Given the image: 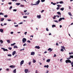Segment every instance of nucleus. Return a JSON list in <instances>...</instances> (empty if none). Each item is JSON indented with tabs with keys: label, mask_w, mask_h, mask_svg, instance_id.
<instances>
[{
	"label": "nucleus",
	"mask_w": 73,
	"mask_h": 73,
	"mask_svg": "<svg viewBox=\"0 0 73 73\" xmlns=\"http://www.w3.org/2000/svg\"><path fill=\"white\" fill-rule=\"evenodd\" d=\"M12 1H17V0H12Z\"/></svg>",
	"instance_id": "nucleus-54"
},
{
	"label": "nucleus",
	"mask_w": 73,
	"mask_h": 73,
	"mask_svg": "<svg viewBox=\"0 0 73 73\" xmlns=\"http://www.w3.org/2000/svg\"><path fill=\"white\" fill-rule=\"evenodd\" d=\"M1 49H3V50L4 51H8V50H7V49H5L4 48H1Z\"/></svg>",
	"instance_id": "nucleus-4"
},
{
	"label": "nucleus",
	"mask_w": 73,
	"mask_h": 73,
	"mask_svg": "<svg viewBox=\"0 0 73 73\" xmlns=\"http://www.w3.org/2000/svg\"><path fill=\"white\" fill-rule=\"evenodd\" d=\"M52 49H51V48H49L48 49V51H50V52H52Z\"/></svg>",
	"instance_id": "nucleus-7"
},
{
	"label": "nucleus",
	"mask_w": 73,
	"mask_h": 73,
	"mask_svg": "<svg viewBox=\"0 0 73 73\" xmlns=\"http://www.w3.org/2000/svg\"><path fill=\"white\" fill-rule=\"evenodd\" d=\"M23 18H27V16H23Z\"/></svg>",
	"instance_id": "nucleus-52"
},
{
	"label": "nucleus",
	"mask_w": 73,
	"mask_h": 73,
	"mask_svg": "<svg viewBox=\"0 0 73 73\" xmlns=\"http://www.w3.org/2000/svg\"><path fill=\"white\" fill-rule=\"evenodd\" d=\"M15 44H16V43H14L13 44H11V46H14V45H15Z\"/></svg>",
	"instance_id": "nucleus-21"
},
{
	"label": "nucleus",
	"mask_w": 73,
	"mask_h": 73,
	"mask_svg": "<svg viewBox=\"0 0 73 73\" xmlns=\"http://www.w3.org/2000/svg\"><path fill=\"white\" fill-rule=\"evenodd\" d=\"M24 61L23 60L21 61V63H20L21 65H22V64H24Z\"/></svg>",
	"instance_id": "nucleus-6"
},
{
	"label": "nucleus",
	"mask_w": 73,
	"mask_h": 73,
	"mask_svg": "<svg viewBox=\"0 0 73 73\" xmlns=\"http://www.w3.org/2000/svg\"><path fill=\"white\" fill-rule=\"evenodd\" d=\"M50 61V59H47L46 60V62H49Z\"/></svg>",
	"instance_id": "nucleus-17"
},
{
	"label": "nucleus",
	"mask_w": 73,
	"mask_h": 73,
	"mask_svg": "<svg viewBox=\"0 0 73 73\" xmlns=\"http://www.w3.org/2000/svg\"><path fill=\"white\" fill-rule=\"evenodd\" d=\"M68 7H69V9H71L72 8H71V7L70 6H69Z\"/></svg>",
	"instance_id": "nucleus-62"
},
{
	"label": "nucleus",
	"mask_w": 73,
	"mask_h": 73,
	"mask_svg": "<svg viewBox=\"0 0 73 73\" xmlns=\"http://www.w3.org/2000/svg\"><path fill=\"white\" fill-rule=\"evenodd\" d=\"M66 63H71L72 62H71V61L70 60L68 59L66 60Z\"/></svg>",
	"instance_id": "nucleus-2"
},
{
	"label": "nucleus",
	"mask_w": 73,
	"mask_h": 73,
	"mask_svg": "<svg viewBox=\"0 0 73 73\" xmlns=\"http://www.w3.org/2000/svg\"><path fill=\"white\" fill-rule=\"evenodd\" d=\"M43 12H44V10H42V11H41V13H43Z\"/></svg>",
	"instance_id": "nucleus-63"
},
{
	"label": "nucleus",
	"mask_w": 73,
	"mask_h": 73,
	"mask_svg": "<svg viewBox=\"0 0 73 73\" xmlns=\"http://www.w3.org/2000/svg\"><path fill=\"white\" fill-rule=\"evenodd\" d=\"M6 70H7V71H9V68H7L6 69Z\"/></svg>",
	"instance_id": "nucleus-50"
},
{
	"label": "nucleus",
	"mask_w": 73,
	"mask_h": 73,
	"mask_svg": "<svg viewBox=\"0 0 73 73\" xmlns=\"http://www.w3.org/2000/svg\"><path fill=\"white\" fill-rule=\"evenodd\" d=\"M52 28H53V27H56V25H52Z\"/></svg>",
	"instance_id": "nucleus-31"
},
{
	"label": "nucleus",
	"mask_w": 73,
	"mask_h": 73,
	"mask_svg": "<svg viewBox=\"0 0 73 73\" xmlns=\"http://www.w3.org/2000/svg\"><path fill=\"white\" fill-rule=\"evenodd\" d=\"M70 57H71V58H73V55H70Z\"/></svg>",
	"instance_id": "nucleus-35"
},
{
	"label": "nucleus",
	"mask_w": 73,
	"mask_h": 73,
	"mask_svg": "<svg viewBox=\"0 0 73 73\" xmlns=\"http://www.w3.org/2000/svg\"><path fill=\"white\" fill-rule=\"evenodd\" d=\"M60 51L61 52H64V50L62 49V48L61 50H60Z\"/></svg>",
	"instance_id": "nucleus-37"
},
{
	"label": "nucleus",
	"mask_w": 73,
	"mask_h": 73,
	"mask_svg": "<svg viewBox=\"0 0 73 73\" xmlns=\"http://www.w3.org/2000/svg\"><path fill=\"white\" fill-rule=\"evenodd\" d=\"M60 9V10H61V11H64V7L61 8Z\"/></svg>",
	"instance_id": "nucleus-24"
},
{
	"label": "nucleus",
	"mask_w": 73,
	"mask_h": 73,
	"mask_svg": "<svg viewBox=\"0 0 73 73\" xmlns=\"http://www.w3.org/2000/svg\"><path fill=\"white\" fill-rule=\"evenodd\" d=\"M15 4L17 5H20L21 4L20 3H17Z\"/></svg>",
	"instance_id": "nucleus-20"
},
{
	"label": "nucleus",
	"mask_w": 73,
	"mask_h": 73,
	"mask_svg": "<svg viewBox=\"0 0 73 73\" xmlns=\"http://www.w3.org/2000/svg\"><path fill=\"white\" fill-rule=\"evenodd\" d=\"M45 1V0H41V1L42 3L43 2H44V1Z\"/></svg>",
	"instance_id": "nucleus-39"
},
{
	"label": "nucleus",
	"mask_w": 73,
	"mask_h": 73,
	"mask_svg": "<svg viewBox=\"0 0 73 73\" xmlns=\"http://www.w3.org/2000/svg\"><path fill=\"white\" fill-rule=\"evenodd\" d=\"M46 31H49V29H48V28H46Z\"/></svg>",
	"instance_id": "nucleus-43"
},
{
	"label": "nucleus",
	"mask_w": 73,
	"mask_h": 73,
	"mask_svg": "<svg viewBox=\"0 0 73 73\" xmlns=\"http://www.w3.org/2000/svg\"><path fill=\"white\" fill-rule=\"evenodd\" d=\"M56 45H57V46H58V43H56Z\"/></svg>",
	"instance_id": "nucleus-59"
},
{
	"label": "nucleus",
	"mask_w": 73,
	"mask_h": 73,
	"mask_svg": "<svg viewBox=\"0 0 73 73\" xmlns=\"http://www.w3.org/2000/svg\"><path fill=\"white\" fill-rule=\"evenodd\" d=\"M16 69H15L13 71V73H16Z\"/></svg>",
	"instance_id": "nucleus-15"
},
{
	"label": "nucleus",
	"mask_w": 73,
	"mask_h": 73,
	"mask_svg": "<svg viewBox=\"0 0 73 73\" xmlns=\"http://www.w3.org/2000/svg\"><path fill=\"white\" fill-rule=\"evenodd\" d=\"M57 6L58 7H61V6L60 5H57Z\"/></svg>",
	"instance_id": "nucleus-44"
},
{
	"label": "nucleus",
	"mask_w": 73,
	"mask_h": 73,
	"mask_svg": "<svg viewBox=\"0 0 73 73\" xmlns=\"http://www.w3.org/2000/svg\"><path fill=\"white\" fill-rule=\"evenodd\" d=\"M25 72L26 73V72H28V70L27 69H25Z\"/></svg>",
	"instance_id": "nucleus-18"
},
{
	"label": "nucleus",
	"mask_w": 73,
	"mask_h": 73,
	"mask_svg": "<svg viewBox=\"0 0 73 73\" xmlns=\"http://www.w3.org/2000/svg\"><path fill=\"white\" fill-rule=\"evenodd\" d=\"M73 54V52H69V54Z\"/></svg>",
	"instance_id": "nucleus-38"
},
{
	"label": "nucleus",
	"mask_w": 73,
	"mask_h": 73,
	"mask_svg": "<svg viewBox=\"0 0 73 73\" xmlns=\"http://www.w3.org/2000/svg\"><path fill=\"white\" fill-rule=\"evenodd\" d=\"M35 52H32L31 53V55H35Z\"/></svg>",
	"instance_id": "nucleus-11"
},
{
	"label": "nucleus",
	"mask_w": 73,
	"mask_h": 73,
	"mask_svg": "<svg viewBox=\"0 0 73 73\" xmlns=\"http://www.w3.org/2000/svg\"><path fill=\"white\" fill-rule=\"evenodd\" d=\"M3 31H4V30H3V29H0V31L1 32L3 33Z\"/></svg>",
	"instance_id": "nucleus-13"
},
{
	"label": "nucleus",
	"mask_w": 73,
	"mask_h": 73,
	"mask_svg": "<svg viewBox=\"0 0 73 73\" xmlns=\"http://www.w3.org/2000/svg\"><path fill=\"white\" fill-rule=\"evenodd\" d=\"M12 6H11L10 7V8H9V9H12Z\"/></svg>",
	"instance_id": "nucleus-55"
},
{
	"label": "nucleus",
	"mask_w": 73,
	"mask_h": 73,
	"mask_svg": "<svg viewBox=\"0 0 73 73\" xmlns=\"http://www.w3.org/2000/svg\"><path fill=\"white\" fill-rule=\"evenodd\" d=\"M7 21H12V20L10 19H8L7 20Z\"/></svg>",
	"instance_id": "nucleus-36"
},
{
	"label": "nucleus",
	"mask_w": 73,
	"mask_h": 73,
	"mask_svg": "<svg viewBox=\"0 0 73 73\" xmlns=\"http://www.w3.org/2000/svg\"><path fill=\"white\" fill-rule=\"evenodd\" d=\"M57 13L58 14V15H61V13H60V11H59L58 12H57Z\"/></svg>",
	"instance_id": "nucleus-22"
},
{
	"label": "nucleus",
	"mask_w": 73,
	"mask_h": 73,
	"mask_svg": "<svg viewBox=\"0 0 73 73\" xmlns=\"http://www.w3.org/2000/svg\"><path fill=\"white\" fill-rule=\"evenodd\" d=\"M27 32H26L25 33V35H27Z\"/></svg>",
	"instance_id": "nucleus-60"
},
{
	"label": "nucleus",
	"mask_w": 73,
	"mask_h": 73,
	"mask_svg": "<svg viewBox=\"0 0 73 73\" xmlns=\"http://www.w3.org/2000/svg\"><path fill=\"white\" fill-rule=\"evenodd\" d=\"M53 5H55L56 4V3H53V4H52Z\"/></svg>",
	"instance_id": "nucleus-57"
},
{
	"label": "nucleus",
	"mask_w": 73,
	"mask_h": 73,
	"mask_svg": "<svg viewBox=\"0 0 73 73\" xmlns=\"http://www.w3.org/2000/svg\"><path fill=\"white\" fill-rule=\"evenodd\" d=\"M4 15V14L3 13H0V15Z\"/></svg>",
	"instance_id": "nucleus-45"
},
{
	"label": "nucleus",
	"mask_w": 73,
	"mask_h": 73,
	"mask_svg": "<svg viewBox=\"0 0 73 73\" xmlns=\"http://www.w3.org/2000/svg\"><path fill=\"white\" fill-rule=\"evenodd\" d=\"M38 72V71H37V70H36L35 71V73H38V72Z\"/></svg>",
	"instance_id": "nucleus-61"
},
{
	"label": "nucleus",
	"mask_w": 73,
	"mask_h": 73,
	"mask_svg": "<svg viewBox=\"0 0 73 73\" xmlns=\"http://www.w3.org/2000/svg\"><path fill=\"white\" fill-rule=\"evenodd\" d=\"M26 41H27V39L25 38H23L22 39V41L23 43H25L26 42Z\"/></svg>",
	"instance_id": "nucleus-3"
},
{
	"label": "nucleus",
	"mask_w": 73,
	"mask_h": 73,
	"mask_svg": "<svg viewBox=\"0 0 73 73\" xmlns=\"http://www.w3.org/2000/svg\"><path fill=\"white\" fill-rule=\"evenodd\" d=\"M29 13L28 12L27 13L25 14V15H29Z\"/></svg>",
	"instance_id": "nucleus-46"
},
{
	"label": "nucleus",
	"mask_w": 73,
	"mask_h": 73,
	"mask_svg": "<svg viewBox=\"0 0 73 73\" xmlns=\"http://www.w3.org/2000/svg\"><path fill=\"white\" fill-rule=\"evenodd\" d=\"M33 62H34V63H35V62H36V61L35 60L33 59Z\"/></svg>",
	"instance_id": "nucleus-23"
},
{
	"label": "nucleus",
	"mask_w": 73,
	"mask_h": 73,
	"mask_svg": "<svg viewBox=\"0 0 73 73\" xmlns=\"http://www.w3.org/2000/svg\"><path fill=\"white\" fill-rule=\"evenodd\" d=\"M37 18H38V19H40V18H41V15H38L37 16Z\"/></svg>",
	"instance_id": "nucleus-8"
},
{
	"label": "nucleus",
	"mask_w": 73,
	"mask_h": 73,
	"mask_svg": "<svg viewBox=\"0 0 73 73\" xmlns=\"http://www.w3.org/2000/svg\"><path fill=\"white\" fill-rule=\"evenodd\" d=\"M62 20V19H61V18H60V19H59V21H61Z\"/></svg>",
	"instance_id": "nucleus-33"
},
{
	"label": "nucleus",
	"mask_w": 73,
	"mask_h": 73,
	"mask_svg": "<svg viewBox=\"0 0 73 73\" xmlns=\"http://www.w3.org/2000/svg\"><path fill=\"white\" fill-rule=\"evenodd\" d=\"M29 64L30 65H31V62H30L29 63Z\"/></svg>",
	"instance_id": "nucleus-56"
},
{
	"label": "nucleus",
	"mask_w": 73,
	"mask_h": 73,
	"mask_svg": "<svg viewBox=\"0 0 73 73\" xmlns=\"http://www.w3.org/2000/svg\"><path fill=\"white\" fill-rule=\"evenodd\" d=\"M68 15L70 16H72V15L70 12H68Z\"/></svg>",
	"instance_id": "nucleus-16"
},
{
	"label": "nucleus",
	"mask_w": 73,
	"mask_h": 73,
	"mask_svg": "<svg viewBox=\"0 0 73 73\" xmlns=\"http://www.w3.org/2000/svg\"><path fill=\"white\" fill-rule=\"evenodd\" d=\"M59 3H60V4H62L63 3H64V2H63V1H60L59 2Z\"/></svg>",
	"instance_id": "nucleus-29"
},
{
	"label": "nucleus",
	"mask_w": 73,
	"mask_h": 73,
	"mask_svg": "<svg viewBox=\"0 0 73 73\" xmlns=\"http://www.w3.org/2000/svg\"><path fill=\"white\" fill-rule=\"evenodd\" d=\"M10 68H14L15 66H13V65L10 66H9Z\"/></svg>",
	"instance_id": "nucleus-10"
},
{
	"label": "nucleus",
	"mask_w": 73,
	"mask_h": 73,
	"mask_svg": "<svg viewBox=\"0 0 73 73\" xmlns=\"http://www.w3.org/2000/svg\"><path fill=\"white\" fill-rule=\"evenodd\" d=\"M35 48L36 49H39L40 47L39 46H36L35 47Z\"/></svg>",
	"instance_id": "nucleus-5"
},
{
	"label": "nucleus",
	"mask_w": 73,
	"mask_h": 73,
	"mask_svg": "<svg viewBox=\"0 0 73 73\" xmlns=\"http://www.w3.org/2000/svg\"><path fill=\"white\" fill-rule=\"evenodd\" d=\"M26 45V43H25L23 45V46H25Z\"/></svg>",
	"instance_id": "nucleus-58"
},
{
	"label": "nucleus",
	"mask_w": 73,
	"mask_h": 73,
	"mask_svg": "<svg viewBox=\"0 0 73 73\" xmlns=\"http://www.w3.org/2000/svg\"><path fill=\"white\" fill-rule=\"evenodd\" d=\"M4 19L2 18L1 19V21H4Z\"/></svg>",
	"instance_id": "nucleus-26"
},
{
	"label": "nucleus",
	"mask_w": 73,
	"mask_h": 73,
	"mask_svg": "<svg viewBox=\"0 0 73 73\" xmlns=\"http://www.w3.org/2000/svg\"><path fill=\"white\" fill-rule=\"evenodd\" d=\"M8 4L10 5V4H12V3L11 2H9L8 3Z\"/></svg>",
	"instance_id": "nucleus-48"
},
{
	"label": "nucleus",
	"mask_w": 73,
	"mask_h": 73,
	"mask_svg": "<svg viewBox=\"0 0 73 73\" xmlns=\"http://www.w3.org/2000/svg\"><path fill=\"white\" fill-rule=\"evenodd\" d=\"M67 59H71V57H70H70L68 58H66Z\"/></svg>",
	"instance_id": "nucleus-51"
},
{
	"label": "nucleus",
	"mask_w": 73,
	"mask_h": 73,
	"mask_svg": "<svg viewBox=\"0 0 73 73\" xmlns=\"http://www.w3.org/2000/svg\"><path fill=\"white\" fill-rule=\"evenodd\" d=\"M11 34H13V32H11Z\"/></svg>",
	"instance_id": "nucleus-64"
},
{
	"label": "nucleus",
	"mask_w": 73,
	"mask_h": 73,
	"mask_svg": "<svg viewBox=\"0 0 73 73\" xmlns=\"http://www.w3.org/2000/svg\"><path fill=\"white\" fill-rule=\"evenodd\" d=\"M7 42L8 43H10V42H11L10 40H7Z\"/></svg>",
	"instance_id": "nucleus-28"
},
{
	"label": "nucleus",
	"mask_w": 73,
	"mask_h": 73,
	"mask_svg": "<svg viewBox=\"0 0 73 73\" xmlns=\"http://www.w3.org/2000/svg\"><path fill=\"white\" fill-rule=\"evenodd\" d=\"M56 15H54V17H53V19H56Z\"/></svg>",
	"instance_id": "nucleus-27"
},
{
	"label": "nucleus",
	"mask_w": 73,
	"mask_h": 73,
	"mask_svg": "<svg viewBox=\"0 0 73 73\" xmlns=\"http://www.w3.org/2000/svg\"><path fill=\"white\" fill-rule=\"evenodd\" d=\"M40 0H38V1H37L36 2V3L35 4H33L32 5H38V4H39V3H40Z\"/></svg>",
	"instance_id": "nucleus-1"
},
{
	"label": "nucleus",
	"mask_w": 73,
	"mask_h": 73,
	"mask_svg": "<svg viewBox=\"0 0 73 73\" xmlns=\"http://www.w3.org/2000/svg\"><path fill=\"white\" fill-rule=\"evenodd\" d=\"M0 42H1V44H3V41L1 40H0Z\"/></svg>",
	"instance_id": "nucleus-19"
},
{
	"label": "nucleus",
	"mask_w": 73,
	"mask_h": 73,
	"mask_svg": "<svg viewBox=\"0 0 73 73\" xmlns=\"http://www.w3.org/2000/svg\"><path fill=\"white\" fill-rule=\"evenodd\" d=\"M8 17V15H6L4 16V17Z\"/></svg>",
	"instance_id": "nucleus-42"
},
{
	"label": "nucleus",
	"mask_w": 73,
	"mask_h": 73,
	"mask_svg": "<svg viewBox=\"0 0 73 73\" xmlns=\"http://www.w3.org/2000/svg\"><path fill=\"white\" fill-rule=\"evenodd\" d=\"M27 42H28L29 43H31V41L30 40H27Z\"/></svg>",
	"instance_id": "nucleus-41"
},
{
	"label": "nucleus",
	"mask_w": 73,
	"mask_h": 73,
	"mask_svg": "<svg viewBox=\"0 0 73 73\" xmlns=\"http://www.w3.org/2000/svg\"><path fill=\"white\" fill-rule=\"evenodd\" d=\"M60 9V7H58L57 8H56V9L57 10H58V9Z\"/></svg>",
	"instance_id": "nucleus-40"
},
{
	"label": "nucleus",
	"mask_w": 73,
	"mask_h": 73,
	"mask_svg": "<svg viewBox=\"0 0 73 73\" xmlns=\"http://www.w3.org/2000/svg\"><path fill=\"white\" fill-rule=\"evenodd\" d=\"M7 56L9 57H11V56H12V55L11 54H8L7 55Z\"/></svg>",
	"instance_id": "nucleus-25"
},
{
	"label": "nucleus",
	"mask_w": 73,
	"mask_h": 73,
	"mask_svg": "<svg viewBox=\"0 0 73 73\" xmlns=\"http://www.w3.org/2000/svg\"><path fill=\"white\" fill-rule=\"evenodd\" d=\"M62 20H65V18L64 17L61 18Z\"/></svg>",
	"instance_id": "nucleus-53"
},
{
	"label": "nucleus",
	"mask_w": 73,
	"mask_h": 73,
	"mask_svg": "<svg viewBox=\"0 0 73 73\" xmlns=\"http://www.w3.org/2000/svg\"><path fill=\"white\" fill-rule=\"evenodd\" d=\"M8 49H9V50H12V47H8Z\"/></svg>",
	"instance_id": "nucleus-30"
},
{
	"label": "nucleus",
	"mask_w": 73,
	"mask_h": 73,
	"mask_svg": "<svg viewBox=\"0 0 73 73\" xmlns=\"http://www.w3.org/2000/svg\"><path fill=\"white\" fill-rule=\"evenodd\" d=\"M15 27H18L19 26V25H15Z\"/></svg>",
	"instance_id": "nucleus-49"
},
{
	"label": "nucleus",
	"mask_w": 73,
	"mask_h": 73,
	"mask_svg": "<svg viewBox=\"0 0 73 73\" xmlns=\"http://www.w3.org/2000/svg\"><path fill=\"white\" fill-rule=\"evenodd\" d=\"M20 7H24V5H20Z\"/></svg>",
	"instance_id": "nucleus-32"
},
{
	"label": "nucleus",
	"mask_w": 73,
	"mask_h": 73,
	"mask_svg": "<svg viewBox=\"0 0 73 73\" xmlns=\"http://www.w3.org/2000/svg\"><path fill=\"white\" fill-rule=\"evenodd\" d=\"M54 22H56V23H58V21H54Z\"/></svg>",
	"instance_id": "nucleus-47"
},
{
	"label": "nucleus",
	"mask_w": 73,
	"mask_h": 73,
	"mask_svg": "<svg viewBox=\"0 0 73 73\" xmlns=\"http://www.w3.org/2000/svg\"><path fill=\"white\" fill-rule=\"evenodd\" d=\"M16 51H14L13 52V53H12L13 56H14L15 55V54L16 53Z\"/></svg>",
	"instance_id": "nucleus-9"
},
{
	"label": "nucleus",
	"mask_w": 73,
	"mask_h": 73,
	"mask_svg": "<svg viewBox=\"0 0 73 73\" xmlns=\"http://www.w3.org/2000/svg\"><path fill=\"white\" fill-rule=\"evenodd\" d=\"M44 67V68H48V67H49V65H45Z\"/></svg>",
	"instance_id": "nucleus-12"
},
{
	"label": "nucleus",
	"mask_w": 73,
	"mask_h": 73,
	"mask_svg": "<svg viewBox=\"0 0 73 73\" xmlns=\"http://www.w3.org/2000/svg\"><path fill=\"white\" fill-rule=\"evenodd\" d=\"M13 48H16L17 49V48H18V47L17 46H14Z\"/></svg>",
	"instance_id": "nucleus-14"
},
{
	"label": "nucleus",
	"mask_w": 73,
	"mask_h": 73,
	"mask_svg": "<svg viewBox=\"0 0 73 73\" xmlns=\"http://www.w3.org/2000/svg\"><path fill=\"white\" fill-rule=\"evenodd\" d=\"M13 11H14V12H16V11H17V9H14L13 10Z\"/></svg>",
	"instance_id": "nucleus-34"
}]
</instances>
